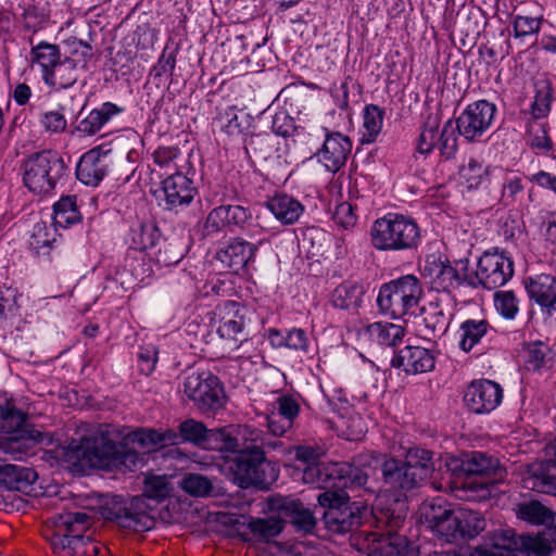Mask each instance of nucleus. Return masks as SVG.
Segmentation results:
<instances>
[{
	"mask_svg": "<svg viewBox=\"0 0 556 556\" xmlns=\"http://www.w3.org/2000/svg\"><path fill=\"white\" fill-rule=\"evenodd\" d=\"M37 479V473L27 467L18 465L0 466V480L10 490L25 491Z\"/></svg>",
	"mask_w": 556,
	"mask_h": 556,
	"instance_id": "obj_35",
	"label": "nucleus"
},
{
	"mask_svg": "<svg viewBox=\"0 0 556 556\" xmlns=\"http://www.w3.org/2000/svg\"><path fill=\"white\" fill-rule=\"evenodd\" d=\"M309 339L305 330L301 328L287 329L286 349L308 352Z\"/></svg>",
	"mask_w": 556,
	"mask_h": 556,
	"instance_id": "obj_63",
	"label": "nucleus"
},
{
	"mask_svg": "<svg viewBox=\"0 0 556 556\" xmlns=\"http://www.w3.org/2000/svg\"><path fill=\"white\" fill-rule=\"evenodd\" d=\"M181 489L195 497L208 496L213 491L212 481L200 473H187L180 481Z\"/></svg>",
	"mask_w": 556,
	"mask_h": 556,
	"instance_id": "obj_50",
	"label": "nucleus"
},
{
	"mask_svg": "<svg viewBox=\"0 0 556 556\" xmlns=\"http://www.w3.org/2000/svg\"><path fill=\"white\" fill-rule=\"evenodd\" d=\"M180 430L138 429L128 433L122 441L112 440L108 432L97 431L73 440L63 450V458L75 467H97L132 471L142 464L140 454L130 444H137L147 451L157 446L177 445L182 443Z\"/></svg>",
	"mask_w": 556,
	"mask_h": 556,
	"instance_id": "obj_2",
	"label": "nucleus"
},
{
	"mask_svg": "<svg viewBox=\"0 0 556 556\" xmlns=\"http://www.w3.org/2000/svg\"><path fill=\"white\" fill-rule=\"evenodd\" d=\"M182 443H190L207 450H232L237 446V437L229 428L207 429L202 421L188 418L178 426Z\"/></svg>",
	"mask_w": 556,
	"mask_h": 556,
	"instance_id": "obj_12",
	"label": "nucleus"
},
{
	"mask_svg": "<svg viewBox=\"0 0 556 556\" xmlns=\"http://www.w3.org/2000/svg\"><path fill=\"white\" fill-rule=\"evenodd\" d=\"M553 531L551 534L538 533L536 535H521L519 543V556H548L553 548H556V539Z\"/></svg>",
	"mask_w": 556,
	"mask_h": 556,
	"instance_id": "obj_36",
	"label": "nucleus"
},
{
	"mask_svg": "<svg viewBox=\"0 0 556 556\" xmlns=\"http://www.w3.org/2000/svg\"><path fill=\"white\" fill-rule=\"evenodd\" d=\"M368 339L381 346H396L402 342L405 330L402 326L391 323H372L366 327Z\"/></svg>",
	"mask_w": 556,
	"mask_h": 556,
	"instance_id": "obj_33",
	"label": "nucleus"
},
{
	"mask_svg": "<svg viewBox=\"0 0 556 556\" xmlns=\"http://www.w3.org/2000/svg\"><path fill=\"white\" fill-rule=\"evenodd\" d=\"M514 275V262L497 249L484 252L475 271L469 270V287L492 290L504 286Z\"/></svg>",
	"mask_w": 556,
	"mask_h": 556,
	"instance_id": "obj_11",
	"label": "nucleus"
},
{
	"mask_svg": "<svg viewBox=\"0 0 556 556\" xmlns=\"http://www.w3.org/2000/svg\"><path fill=\"white\" fill-rule=\"evenodd\" d=\"M30 55L33 64L40 67L42 78L62 59L59 47L46 41L34 46Z\"/></svg>",
	"mask_w": 556,
	"mask_h": 556,
	"instance_id": "obj_44",
	"label": "nucleus"
},
{
	"mask_svg": "<svg viewBox=\"0 0 556 556\" xmlns=\"http://www.w3.org/2000/svg\"><path fill=\"white\" fill-rule=\"evenodd\" d=\"M424 289L414 275L402 276L381 286L377 298L380 311L392 318H401L417 306Z\"/></svg>",
	"mask_w": 556,
	"mask_h": 556,
	"instance_id": "obj_9",
	"label": "nucleus"
},
{
	"mask_svg": "<svg viewBox=\"0 0 556 556\" xmlns=\"http://www.w3.org/2000/svg\"><path fill=\"white\" fill-rule=\"evenodd\" d=\"M434 365V352L422 346H405L395 353L391 359L392 367L401 368L407 375L431 371Z\"/></svg>",
	"mask_w": 556,
	"mask_h": 556,
	"instance_id": "obj_24",
	"label": "nucleus"
},
{
	"mask_svg": "<svg viewBox=\"0 0 556 556\" xmlns=\"http://www.w3.org/2000/svg\"><path fill=\"white\" fill-rule=\"evenodd\" d=\"M406 514L407 504L402 498H394L381 507H376L375 519L382 532L371 534L369 556H409L412 544L405 535L397 532L405 522Z\"/></svg>",
	"mask_w": 556,
	"mask_h": 556,
	"instance_id": "obj_5",
	"label": "nucleus"
},
{
	"mask_svg": "<svg viewBox=\"0 0 556 556\" xmlns=\"http://www.w3.org/2000/svg\"><path fill=\"white\" fill-rule=\"evenodd\" d=\"M26 415L5 399H0V432L16 433L25 425Z\"/></svg>",
	"mask_w": 556,
	"mask_h": 556,
	"instance_id": "obj_46",
	"label": "nucleus"
},
{
	"mask_svg": "<svg viewBox=\"0 0 556 556\" xmlns=\"http://www.w3.org/2000/svg\"><path fill=\"white\" fill-rule=\"evenodd\" d=\"M459 467L468 476L493 475L494 479L502 477V468L498 466V460L478 451L463 454Z\"/></svg>",
	"mask_w": 556,
	"mask_h": 556,
	"instance_id": "obj_28",
	"label": "nucleus"
},
{
	"mask_svg": "<svg viewBox=\"0 0 556 556\" xmlns=\"http://www.w3.org/2000/svg\"><path fill=\"white\" fill-rule=\"evenodd\" d=\"M157 348L153 344L140 346L138 353L139 369L144 375H150L154 369L157 362Z\"/></svg>",
	"mask_w": 556,
	"mask_h": 556,
	"instance_id": "obj_61",
	"label": "nucleus"
},
{
	"mask_svg": "<svg viewBox=\"0 0 556 556\" xmlns=\"http://www.w3.org/2000/svg\"><path fill=\"white\" fill-rule=\"evenodd\" d=\"M427 527L438 536L447 543L459 540V528L457 523V508L454 509L443 497L425 502L420 509Z\"/></svg>",
	"mask_w": 556,
	"mask_h": 556,
	"instance_id": "obj_13",
	"label": "nucleus"
},
{
	"mask_svg": "<svg viewBox=\"0 0 556 556\" xmlns=\"http://www.w3.org/2000/svg\"><path fill=\"white\" fill-rule=\"evenodd\" d=\"M379 456L375 453H361L352 462L312 466L304 470L303 480L315 483L319 490V505L325 509L323 520L333 533H346L361 525L359 505L350 503L346 489H365L369 477L379 466Z\"/></svg>",
	"mask_w": 556,
	"mask_h": 556,
	"instance_id": "obj_1",
	"label": "nucleus"
},
{
	"mask_svg": "<svg viewBox=\"0 0 556 556\" xmlns=\"http://www.w3.org/2000/svg\"><path fill=\"white\" fill-rule=\"evenodd\" d=\"M351 150L352 141L348 136L337 131L327 132L316 156L327 170L336 173L346 163Z\"/></svg>",
	"mask_w": 556,
	"mask_h": 556,
	"instance_id": "obj_23",
	"label": "nucleus"
},
{
	"mask_svg": "<svg viewBox=\"0 0 556 556\" xmlns=\"http://www.w3.org/2000/svg\"><path fill=\"white\" fill-rule=\"evenodd\" d=\"M244 150L249 157L273 165L288 164V139L264 132L251 135L244 142Z\"/></svg>",
	"mask_w": 556,
	"mask_h": 556,
	"instance_id": "obj_17",
	"label": "nucleus"
},
{
	"mask_svg": "<svg viewBox=\"0 0 556 556\" xmlns=\"http://www.w3.org/2000/svg\"><path fill=\"white\" fill-rule=\"evenodd\" d=\"M273 135L287 139L295 129L294 118L283 109L279 108L271 117Z\"/></svg>",
	"mask_w": 556,
	"mask_h": 556,
	"instance_id": "obj_59",
	"label": "nucleus"
},
{
	"mask_svg": "<svg viewBox=\"0 0 556 556\" xmlns=\"http://www.w3.org/2000/svg\"><path fill=\"white\" fill-rule=\"evenodd\" d=\"M459 176L468 189H477L489 179V166L470 157L467 164L459 168Z\"/></svg>",
	"mask_w": 556,
	"mask_h": 556,
	"instance_id": "obj_48",
	"label": "nucleus"
},
{
	"mask_svg": "<svg viewBox=\"0 0 556 556\" xmlns=\"http://www.w3.org/2000/svg\"><path fill=\"white\" fill-rule=\"evenodd\" d=\"M518 516L532 525L549 527L554 523V513L539 501H530L519 506Z\"/></svg>",
	"mask_w": 556,
	"mask_h": 556,
	"instance_id": "obj_45",
	"label": "nucleus"
},
{
	"mask_svg": "<svg viewBox=\"0 0 556 556\" xmlns=\"http://www.w3.org/2000/svg\"><path fill=\"white\" fill-rule=\"evenodd\" d=\"M525 287L530 300L534 301L546 318L554 317L556 309V277L538 274L525 279Z\"/></svg>",
	"mask_w": 556,
	"mask_h": 556,
	"instance_id": "obj_22",
	"label": "nucleus"
},
{
	"mask_svg": "<svg viewBox=\"0 0 556 556\" xmlns=\"http://www.w3.org/2000/svg\"><path fill=\"white\" fill-rule=\"evenodd\" d=\"M172 486L165 476L148 475L143 481L142 495L129 500L114 495L102 508L105 519L124 529L146 532L154 527V518L150 515L151 507L146 498L156 502L166 498Z\"/></svg>",
	"mask_w": 556,
	"mask_h": 556,
	"instance_id": "obj_3",
	"label": "nucleus"
},
{
	"mask_svg": "<svg viewBox=\"0 0 556 556\" xmlns=\"http://www.w3.org/2000/svg\"><path fill=\"white\" fill-rule=\"evenodd\" d=\"M333 220L338 226L344 229H349L355 226L357 222V216L354 213V208L350 203L342 202L336 207Z\"/></svg>",
	"mask_w": 556,
	"mask_h": 556,
	"instance_id": "obj_64",
	"label": "nucleus"
},
{
	"mask_svg": "<svg viewBox=\"0 0 556 556\" xmlns=\"http://www.w3.org/2000/svg\"><path fill=\"white\" fill-rule=\"evenodd\" d=\"M522 193V179L516 175L507 174L502 185L501 201L505 205H514L520 200Z\"/></svg>",
	"mask_w": 556,
	"mask_h": 556,
	"instance_id": "obj_57",
	"label": "nucleus"
},
{
	"mask_svg": "<svg viewBox=\"0 0 556 556\" xmlns=\"http://www.w3.org/2000/svg\"><path fill=\"white\" fill-rule=\"evenodd\" d=\"M496 106H467L457 118L456 128L467 139L480 136L491 124Z\"/></svg>",
	"mask_w": 556,
	"mask_h": 556,
	"instance_id": "obj_25",
	"label": "nucleus"
},
{
	"mask_svg": "<svg viewBox=\"0 0 556 556\" xmlns=\"http://www.w3.org/2000/svg\"><path fill=\"white\" fill-rule=\"evenodd\" d=\"M256 250L255 244L236 238L217 251L216 258L228 268L238 271L253 261Z\"/></svg>",
	"mask_w": 556,
	"mask_h": 556,
	"instance_id": "obj_26",
	"label": "nucleus"
},
{
	"mask_svg": "<svg viewBox=\"0 0 556 556\" xmlns=\"http://www.w3.org/2000/svg\"><path fill=\"white\" fill-rule=\"evenodd\" d=\"M546 455L548 460L529 466L522 484L528 490L556 495V439L546 446Z\"/></svg>",
	"mask_w": 556,
	"mask_h": 556,
	"instance_id": "obj_20",
	"label": "nucleus"
},
{
	"mask_svg": "<svg viewBox=\"0 0 556 556\" xmlns=\"http://www.w3.org/2000/svg\"><path fill=\"white\" fill-rule=\"evenodd\" d=\"M490 548L507 556H519L520 536L511 529H498L488 533Z\"/></svg>",
	"mask_w": 556,
	"mask_h": 556,
	"instance_id": "obj_43",
	"label": "nucleus"
},
{
	"mask_svg": "<svg viewBox=\"0 0 556 556\" xmlns=\"http://www.w3.org/2000/svg\"><path fill=\"white\" fill-rule=\"evenodd\" d=\"M224 229H228L230 231L235 230V228L232 227V224L230 223V219L226 213V208L224 207V205H220V206L213 208L208 213V215L204 222L203 230L206 236H211V235L217 233Z\"/></svg>",
	"mask_w": 556,
	"mask_h": 556,
	"instance_id": "obj_54",
	"label": "nucleus"
},
{
	"mask_svg": "<svg viewBox=\"0 0 556 556\" xmlns=\"http://www.w3.org/2000/svg\"><path fill=\"white\" fill-rule=\"evenodd\" d=\"M502 387L489 379L472 381L464 394L466 407L478 415L491 413L502 403Z\"/></svg>",
	"mask_w": 556,
	"mask_h": 556,
	"instance_id": "obj_19",
	"label": "nucleus"
},
{
	"mask_svg": "<svg viewBox=\"0 0 556 556\" xmlns=\"http://www.w3.org/2000/svg\"><path fill=\"white\" fill-rule=\"evenodd\" d=\"M364 295L363 286L353 280L343 281L330 295V302L337 308L353 309L361 305Z\"/></svg>",
	"mask_w": 556,
	"mask_h": 556,
	"instance_id": "obj_34",
	"label": "nucleus"
},
{
	"mask_svg": "<svg viewBox=\"0 0 556 556\" xmlns=\"http://www.w3.org/2000/svg\"><path fill=\"white\" fill-rule=\"evenodd\" d=\"M253 536L260 541H269L283 529L281 520L276 518L254 519L249 522Z\"/></svg>",
	"mask_w": 556,
	"mask_h": 556,
	"instance_id": "obj_51",
	"label": "nucleus"
},
{
	"mask_svg": "<svg viewBox=\"0 0 556 556\" xmlns=\"http://www.w3.org/2000/svg\"><path fill=\"white\" fill-rule=\"evenodd\" d=\"M55 527L54 549L58 556H70L72 549L77 552L84 545L83 534L89 527V516L81 511L60 514Z\"/></svg>",
	"mask_w": 556,
	"mask_h": 556,
	"instance_id": "obj_15",
	"label": "nucleus"
},
{
	"mask_svg": "<svg viewBox=\"0 0 556 556\" xmlns=\"http://www.w3.org/2000/svg\"><path fill=\"white\" fill-rule=\"evenodd\" d=\"M55 232L56 228L47 225V223H37L29 239L30 249L38 255H47L56 242Z\"/></svg>",
	"mask_w": 556,
	"mask_h": 556,
	"instance_id": "obj_47",
	"label": "nucleus"
},
{
	"mask_svg": "<svg viewBox=\"0 0 556 556\" xmlns=\"http://www.w3.org/2000/svg\"><path fill=\"white\" fill-rule=\"evenodd\" d=\"M112 165L111 150L103 146L86 152L76 167L77 178L87 186H97Z\"/></svg>",
	"mask_w": 556,
	"mask_h": 556,
	"instance_id": "obj_21",
	"label": "nucleus"
},
{
	"mask_svg": "<svg viewBox=\"0 0 556 556\" xmlns=\"http://www.w3.org/2000/svg\"><path fill=\"white\" fill-rule=\"evenodd\" d=\"M432 258L431 261L430 257H427L422 267V275L429 278L433 290L450 293L464 283L469 286L468 258L458 260L454 265L448 262L437 261L433 256Z\"/></svg>",
	"mask_w": 556,
	"mask_h": 556,
	"instance_id": "obj_14",
	"label": "nucleus"
},
{
	"mask_svg": "<svg viewBox=\"0 0 556 556\" xmlns=\"http://www.w3.org/2000/svg\"><path fill=\"white\" fill-rule=\"evenodd\" d=\"M184 393L203 412H215L225 404V392L219 379L211 371H191L184 380Z\"/></svg>",
	"mask_w": 556,
	"mask_h": 556,
	"instance_id": "obj_10",
	"label": "nucleus"
},
{
	"mask_svg": "<svg viewBox=\"0 0 556 556\" xmlns=\"http://www.w3.org/2000/svg\"><path fill=\"white\" fill-rule=\"evenodd\" d=\"M458 136L453 126L452 119L447 118L440 131L437 148L445 160H451L457 152Z\"/></svg>",
	"mask_w": 556,
	"mask_h": 556,
	"instance_id": "obj_52",
	"label": "nucleus"
},
{
	"mask_svg": "<svg viewBox=\"0 0 556 556\" xmlns=\"http://www.w3.org/2000/svg\"><path fill=\"white\" fill-rule=\"evenodd\" d=\"M522 358L528 370L539 371L552 361V350L543 341L536 340L523 344Z\"/></svg>",
	"mask_w": 556,
	"mask_h": 556,
	"instance_id": "obj_37",
	"label": "nucleus"
},
{
	"mask_svg": "<svg viewBox=\"0 0 556 556\" xmlns=\"http://www.w3.org/2000/svg\"><path fill=\"white\" fill-rule=\"evenodd\" d=\"M250 311L236 301H224L214 311L217 333L220 338L241 340L244 329L250 323Z\"/></svg>",
	"mask_w": 556,
	"mask_h": 556,
	"instance_id": "obj_18",
	"label": "nucleus"
},
{
	"mask_svg": "<svg viewBox=\"0 0 556 556\" xmlns=\"http://www.w3.org/2000/svg\"><path fill=\"white\" fill-rule=\"evenodd\" d=\"M371 244L378 251L415 250L421 242L420 228L410 216L389 213L375 220Z\"/></svg>",
	"mask_w": 556,
	"mask_h": 556,
	"instance_id": "obj_7",
	"label": "nucleus"
},
{
	"mask_svg": "<svg viewBox=\"0 0 556 556\" xmlns=\"http://www.w3.org/2000/svg\"><path fill=\"white\" fill-rule=\"evenodd\" d=\"M527 134L529 135L527 143L531 149L545 153L553 149V141L548 136L547 124H528Z\"/></svg>",
	"mask_w": 556,
	"mask_h": 556,
	"instance_id": "obj_53",
	"label": "nucleus"
},
{
	"mask_svg": "<svg viewBox=\"0 0 556 556\" xmlns=\"http://www.w3.org/2000/svg\"><path fill=\"white\" fill-rule=\"evenodd\" d=\"M491 329L485 319H467L459 327L460 341L459 348L464 352H470L475 345L479 344Z\"/></svg>",
	"mask_w": 556,
	"mask_h": 556,
	"instance_id": "obj_39",
	"label": "nucleus"
},
{
	"mask_svg": "<svg viewBox=\"0 0 556 556\" xmlns=\"http://www.w3.org/2000/svg\"><path fill=\"white\" fill-rule=\"evenodd\" d=\"M384 112L380 106H365L363 112V141L372 142L380 134L383 124Z\"/></svg>",
	"mask_w": 556,
	"mask_h": 556,
	"instance_id": "obj_49",
	"label": "nucleus"
},
{
	"mask_svg": "<svg viewBox=\"0 0 556 556\" xmlns=\"http://www.w3.org/2000/svg\"><path fill=\"white\" fill-rule=\"evenodd\" d=\"M250 123V115L244 112V108L238 106H224L214 118V124L230 136L241 134Z\"/></svg>",
	"mask_w": 556,
	"mask_h": 556,
	"instance_id": "obj_31",
	"label": "nucleus"
},
{
	"mask_svg": "<svg viewBox=\"0 0 556 556\" xmlns=\"http://www.w3.org/2000/svg\"><path fill=\"white\" fill-rule=\"evenodd\" d=\"M424 324L426 330L432 336H442L448 329L452 314L447 304H443L441 300L431 301L422 309Z\"/></svg>",
	"mask_w": 556,
	"mask_h": 556,
	"instance_id": "obj_30",
	"label": "nucleus"
},
{
	"mask_svg": "<svg viewBox=\"0 0 556 556\" xmlns=\"http://www.w3.org/2000/svg\"><path fill=\"white\" fill-rule=\"evenodd\" d=\"M459 540H470L485 530L486 521L478 511L466 507L457 508Z\"/></svg>",
	"mask_w": 556,
	"mask_h": 556,
	"instance_id": "obj_40",
	"label": "nucleus"
},
{
	"mask_svg": "<svg viewBox=\"0 0 556 556\" xmlns=\"http://www.w3.org/2000/svg\"><path fill=\"white\" fill-rule=\"evenodd\" d=\"M442 122L441 106H426L420 114V129L439 132Z\"/></svg>",
	"mask_w": 556,
	"mask_h": 556,
	"instance_id": "obj_62",
	"label": "nucleus"
},
{
	"mask_svg": "<svg viewBox=\"0 0 556 556\" xmlns=\"http://www.w3.org/2000/svg\"><path fill=\"white\" fill-rule=\"evenodd\" d=\"M496 311L506 319H514L519 311V301L513 291H496L494 294Z\"/></svg>",
	"mask_w": 556,
	"mask_h": 556,
	"instance_id": "obj_56",
	"label": "nucleus"
},
{
	"mask_svg": "<svg viewBox=\"0 0 556 556\" xmlns=\"http://www.w3.org/2000/svg\"><path fill=\"white\" fill-rule=\"evenodd\" d=\"M81 220L75 195H64L53 205V225L67 228Z\"/></svg>",
	"mask_w": 556,
	"mask_h": 556,
	"instance_id": "obj_41",
	"label": "nucleus"
},
{
	"mask_svg": "<svg viewBox=\"0 0 556 556\" xmlns=\"http://www.w3.org/2000/svg\"><path fill=\"white\" fill-rule=\"evenodd\" d=\"M543 18L527 15H515L513 18L514 36L523 38L539 33Z\"/></svg>",
	"mask_w": 556,
	"mask_h": 556,
	"instance_id": "obj_58",
	"label": "nucleus"
},
{
	"mask_svg": "<svg viewBox=\"0 0 556 556\" xmlns=\"http://www.w3.org/2000/svg\"><path fill=\"white\" fill-rule=\"evenodd\" d=\"M279 515L298 532L311 533L317 522L313 511L302 502L293 498L282 501Z\"/></svg>",
	"mask_w": 556,
	"mask_h": 556,
	"instance_id": "obj_27",
	"label": "nucleus"
},
{
	"mask_svg": "<svg viewBox=\"0 0 556 556\" xmlns=\"http://www.w3.org/2000/svg\"><path fill=\"white\" fill-rule=\"evenodd\" d=\"M23 184L35 194H49L67 175L63 157L55 151L31 153L22 163Z\"/></svg>",
	"mask_w": 556,
	"mask_h": 556,
	"instance_id": "obj_8",
	"label": "nucleus"
},
{
	"mask_svg": "<svg viewBox=\"0 0 556 556\" xmlns=\"http://www.w3.org/2000/svg\"><path fill=\"white\" fill-rule=\"evenodd\" d=\"M266 207L285 225H292L299 220L304 212V205L286 193H277L266 202Z\"/></svg>",
	"mask_w": 556,
	"mask_h": 556,
	"instance_id": "obj_29",
	"label": "nucleus"
},
{
	"mask_svg": "<svg viewBox=\"0 0 556 556\" xmlns=\"http://www.w3.org/2000/svg\"><path fill=\"white\" fill-rule=\"evenodd\" d=\"M307 240L312 244L311 253L316 256H324L327 252L326 245L332 241V237L321 229L313 228L304 237V241Z\"/></svg>",
	"mask_w": 556,
	"mask_h": 556,
	"instance_id": "obj_60",
	"label": "nucleus"
},
{
	"mask_svg": "<svg viewBox=\"0 0 556 556\" xmlns=\"http://www.w3.org/2000/svg\"><path fill=\"white\" fill-rule=\"evenodd\" d=\"M251 444H240L232 450L219 465L222 472L240 488L257 486L267 489L277 479V471L266 460L265 451L257 446V431H251Z\"/></svg>",
	"mask_w": 556,
	"mask_h": 556,
	"instance_id": "obj_4",
	"label": "nucleus"
},
{
	"mask_svg": "<svg viewBox=\"0 0 556 556\" xmlns=\"http://www.w3.org/2000/svg\"><path fill=\"white\" fill-rule=\"evenodd\" d=\"M84 111L85 106L81 108L78 114L80 119L77 129L85 135H93L102 128L111 116L119 113L121 109L118 106H111L108 110L94 108L86 115Z\"/></svg>",
	"mask_w": 556,
	"mask_h": 556,
	"instance_id": "obj_38",
	"label": "nucleus"
},
{
	"mask_svg": "<svg viewBox=\"0 0 556 556\" xmlns=\"http://www.w3.org/2000/svg\"><path fill=\"white\" fill-rule=\"evenodd\" d=\"M300 404L296 397L291 394H279L274 403L271 410L277 416L282 417L285 420L290 421L293 426L295 418L300 414Z\"/></svg>",
	"mask_w": 556,
	"mask_h": 556,
	"instance_id": "obj_55",
	"label": "nucleus"
},
{
	"mask_svg": "<svg viewBox=\"0 0 556 556\" xmlns=\"http://www.w3.org/2000/svg\"><path fill=\"white\" fill-rule=\"evenodd\" d=\"M197 188L192 179L187 175L176 172L167 176L155 190L159 205L165 211L179 212L187 207L193 200Z\"/></svg>",
	"mask_w": 556,
	"mask_h": 556,
	"instance_id": "obj_16",
	"label": "nucleus"
},
{
	"mask_svg": "<svg viewBox=\"0 0 556 556\" xmlns=\"http://www.w3.org/2000/svg\"><path fill=\"white\" fill-rule=\"evenodd\" d=\"M432 452L413 447L405 459L389 458L382 464L384 484L394 491L406 492L416 489L430 476L434 469Z\"/></svg>",
	"mask_w": 556,
	"mask_h": 556,
	"instance_id": "obj_6",
	"label": "nucleus"
},
{
	"mask_svg": "<svg viewBox=\"0 0 556 556\" xmlns=\"http://www.w3.org/2000/svg\"><path fill=\"white\" fill-rule=\"evenodd\" d=\"M77 79L76 62L71 58L61 59L43 77L46 84L66 88Z\"/></svg>",
	"mask_w": 556,
	"mask_h": 556,
	"instance_id": "obj_42",
	"label": "nucleus"
},
{
	"mask_svg": "<svg viewBox=\"0 0 556 556\" xmlns=\"http://www.w3.org/2000/svg\"><path fill=\"white\" fill-rule=\"evenodd\" d=\"M162 236L153 222L137 223L128 233L130 248L138 251H147L156 247Z\"/></svg>",
	"mask_w": 556,
	"mask_h": 556,
	"instance_id": "obj_32",
	"label": "nucleus"
}]
</instances>
